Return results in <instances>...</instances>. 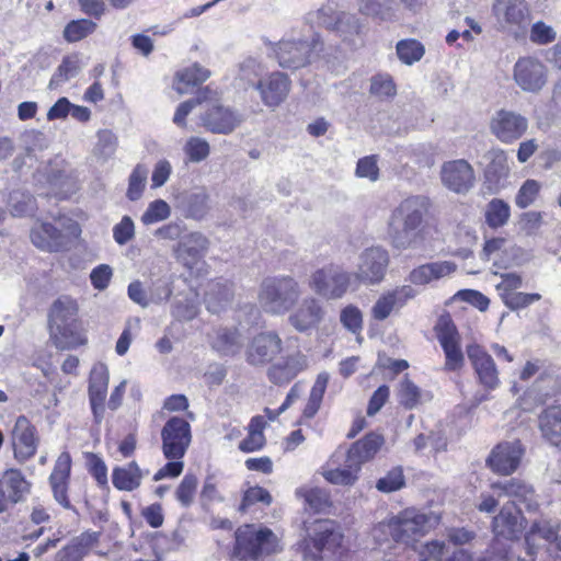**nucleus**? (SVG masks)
I'll use <instances>...</instances> for the list:
<instances>
[{
  "label": "nucleus",
  "instance_id": "nucleus-1",
  "mask_svg": "<svg viewBox=\"0 0 561 561\" xmlns=\"http://www.w3.org/2000/svg\"><path fill=\"white\" fill-rule=\"evenodd\" d=\"M383 443L382 435L370 432L353 443L346 451L335 450L323 468V478L331 484L354 485L359 478L362 466L375 457Z\"/></svg>",
  "mask_w": 561,
  "mask_h": 561
},
{
  "label": "nucleus",
  "instance_id": "nucleus-2",
  "mask_svg": "<svg viewBox=\"0 0 561 561\" xmlns=\"http://www.w3.org/2000/svg\"><path fill=\"white\" fill-rule=\"evenodd\" d=\"M430 208V199L422 195L404 198L392 211L390 236L399 250L414 249L422 240V225Z\"/></svg>",
  "mask_w": 561,
  "mask_h": 561
},
{
  "label": "nucleus",
  "instance_id": "nucleus-3",
  "mask_svg": "<svg viewBox=\"0 0 561 561\" xmlns=\"http://www.w3.org/2000/svg\"><path fill=\"white\" fill-rule=\"evenodd\" d=\"M77 301L69 296L58 297L48 311V327L54 345L61 351L73 350L87 343Z\"/></svg>",
  "mask_w": 561,
  "mask_h": 561
},
{
  "label": "nucleus",
  "instance_id": "nucleus-4",
  "mask_svg": "<svg viewBox=\"0 0 561 561\" xmlns=\"http://www.w3.org/2000/svg\"><path fill=\"white\" fill-rule=\"evenodd\" d=\"M439 523L434 513H425L414 507L405 508L386 523H379L373 530L376 541H382L381 535L389 533L393 541L409 545L424 536Z\"/></svg>",
  "mask_w": 561,
  "mask_h": 561
},
{
  "label": "nucleus",
  "instance_id": "nucleus-5",
  "mask_svg": "<svg viewBox=\"0 0 561 561\" xmlns=\"http://www.w3.org/2000/svg\"><path fill=\"white\" fill-rule=\"evenodd\" d=\"M301 293V286L295 277L270 276L262 280L257 299L264 312L284 316L297 305Z\"/></svg>",
  "mask_w": 561,
  "mask_h": 561
},
{
  "label": "nucleus",
  "instance_id": "nucleus-6",
  "mask_svg": "<svg viewBox=\"0 0 561 561\" xmlns=\"http://www.w3.org/2000/svg\"><path fill=\"white\" fill-rule=\"evenodd\" d=\"M279 550L275 534L268 528L243 525L236 531L233 561H257Z\"/></svg>",
  "mask_w": 561,
  "mask_h": 561
},
{
  "label": "nucleus",
  "instance_id": "nucleus-7",
  "mask_svg": "<svg viewBox=\"0 0 561 561\" xmlns=\"http://www.w3.org/2000/svg\"><path fill=\"white\" fill-rule=\"evenodd\" d=\"M279 66L287 69H299L311 62L312 57L323 49V43L317 33L310 37L289 35L278 43H270Z\"/></svg>",
  "mask_w": 561,
  "mask_h": 561
},
{
  "label": "nucleus",
  "instance_id": "nucleus-8",
  "mask_svg": "<svg viewBox=\"0 0 561 561\" xmlns=\"http://www.w3.org/2000/svg\"><path fill=\"white\" fill-rule=\"evenodd\" d=\"M308 21L335 32L343 41L358 35L363 24L356 14L345 12L340 0H329L320 9L308 14Z\"/></svg>",
  "mask_w": 561,
  "mask_h": 561
},
{
  "label": "nucleus",
  "instance_id": "nucleus-9",
  "mask_svg": "<svg viewBox=\"0 0 561 561\" xmlns=\"http://www.w3.org/2000/svg\"><path fill=\"white\" fill-rule=\"evenodd\" d=\"M352 272L334 264L316 270L309 279V287L320 297L327 300L343 298L347 291L354 289Z\"/></svg>",
  "mask_w": 561,
  "mask_h": 561
},
{
  "label": "nucleus",
  "instance_id": "nucleus-10",
  "mask_svg": "<svg viewBox=\"0 0 561 561\" xmlns=\"http://www.w3.org/2000/svg\"><path fill=\"white\" fill-rule=\"evenodd\" d=\"M390 257L386 249L381 247H370L365 249L358 256L356 271L352 273L354 277V289L360 285H379L386 277Z\"/></svg>",
  "mask_w": 561,
  "mask_h": 561
},
{
  "label": "nucleus",
  "instance_id": "nucleus-11",
  "mask_svg": "<svg viewBox=\"0 0 561 561\" xmlns=\"http://www.w3.org/2000/svg\"><path fill=\"white\" fill-rule=\"evenodd\" d=\"M161 440L167 459H182L192 442L190 423L180 416L170 417L161 430Z\"/></svg>",
  "mask_w": 561,
  "mask_h": 561
},
{
  "label": "nucleus",
  "instance_id": "nucleus-12",
  "mask_svg": "<svg viewBox=\"0 0 561 561\" xmlns=\"http://www.w3.org/2000/svg\"><path fill=\"white\" fill-rule=\"evenodd\" d=\"M435 333L445 354V369L448 371L460 369L463 366L465 356L460 347L458 330L449 314L439 317Z\"/></svg>",
  "mask_w": 561,
  "mask_h": 561
},
{
  "label": "nucleus",
  "instance_id": "nucleus-13",
  "mask_svg": "<svg viewBox=\"0 0 561 561\" xmlns=\"http://www.w3.org/2000/svg\"><path fill=\"white\" fill-rule=\"evenodd\" d=\"M309 537L313 548L320 554L312 556V561H322L335 554L343 539L340 526L331 519L316 520L309 528Z\"/></svg>",
  "mask_w": 561,
  "mask_h": 561
},
{
  "label": "nucleus",
  "instance_id": "nucleus-14",
  "mask_svg": "<svg viewBox=\"0 0 561 561\" xmlns=\"http://www.w3.org/2000/svg\"><path fill=\"white\" fill-rule=\"evenodd\" d=\"M283 351V341L275 331H263L252 337L245 350V359L251 366H264Z\"/></svg>",
  "mask_w": 561,
  "mask_h": 561
},
{
  "label": "nucleus",
  "instance_id": "nucleus-15",
  "mask_svg": "<svg viewBox=\"0 0 561 561\" xmlns=\"http://www.w3.org/2000/svg\"><path fill=\"white\" fill-rule=\"evenodd\" d=\"M416 12L423 5V0H357L359 13L379 22L399 20L400 5Z\"/></svg>",
  "mask_w": 561,
  "mask_h": 561
},
{
  "label": "nucleus",
  "instance_id": "nucleus-16",
  "mask_svg": "<svg viewBox=\"0 0 561 561\" xmlns=\"http://www.w3.org/2000/svg\"><path fill=\"white\" fill-rule=\"evenodd\" d=\"M13 454L16 461L23 463L34 457L39 444L36 427L25 415L16 417L11 432Z\"/></svg>",
  "mask_w": 561,
  "mask_h": 561
},
{
  "label": "nucleus",
  "instance_id": "nucleus-17",
  "mask_svg": "<svg viewBox=\"0 0 561 561\" xmlns=\"http://www.w3.org/2000/svg\"><path fill=\"white\" fill-rule=\"evenodd\" d=\"M528 119L519 113L507 110L495 112L491 122V133L503 144H513L526 133Z\"/></svg>",
  "mask_w": 561,
  "mask_h": 561
},
{
  "label": "nucleus",
  "instance_id": "nucleus-18",
  "mask_svg": "<svg viewBox=\"0 0 561 561\" xmlns=\"http://www.w3.org/2000/svg\"><path fill=\"white\" fill-rule=\"evenodd\" d=\"M513 77L523 91L537 93L547 83V69L539 59L523 57L515 62Z\"/></svg>",
  "mask_w": 561,
  "mask_h": 561
},
{
  "label": "nucleus",
  "instance_id": "nucleus-19",
  "mask_svg": "<svg viewBox=\"0 0 561 561\" xmlns=\"http://www.w3.org/2000/svg\"><path fill=\"white\" fill-rule=\"evenodd\" d=\"M440 179L445 187L457 194L469 192L476 181L473 168L463 159L445 162L440 169Z\"/></svg>",
  "mask_w": 561,
  "mask_h": 561
},
{
  "label": "nucleus",
  "instance_id": "nucleus-20",
  "mask_svg": "<svg viewBox=\"0 0 561 561\" xmlns=\"http://www.w3.org/2000/svg\"><path fill=\"white\" fill-rule=\"evenodd\" d=\"M466 352L479 383L485 390H495L500 386V378L492 356L478 344L468 345Z\"/></svg>",
  "mask_w": 561,
  "mask_h": 561
},
{
  "label": "nucleus",
  "instance_id": "nucleus-21",
  "mask_svg": "<svg viewBox=\"0 0 561 561\" xmlns=\"http://www.w3.org/2000/svg\"><path fill=\"white\" fill-rule=\"evenodd\" d=\"M72 459L69 451L65 450L57 457L53 471L48 477L54 500L66 510H75L69 497L68 488L71 476Z\"/></svg>",
  "mask_w": 561,
  "mask_h": 561
},
{
  "label": "nucleus",
  "instance_id": "nucleus-22",
  "mask_svg": "<svg viewBox=\"0 0 561 561\" xmlns=\"http://www.w3.org/2000/svg\"><path fill=\"white\" fill-rule=\"evenodd\" d=\"M417 290L411 285H401L383 291L371 307V317L377 321L386 320L393 310L403 308L408 301L417 296Z\"/></svg>",
  "mask_w": 561,
  "mask_h": 561
},
{
  "label": "nucleus",
  "instance_id": "nucleus-23",
  "mask_svg": "<svg viewBox=\"0 0 561 561\" xmlns=\"http://www.w3.org/2000/svg\"><path fill=\"white\" fill-rule=\"evenodd\" d=\"M203 126L213 134L228 135L243 121L244 116L229 106L216 104L207 108L201 117Z\"/></svg>",
  "mask_w": 561,
  "mask_h": 561
},
{
  "label": "nucleus",
  "instance_id": "nucleus-24",
  "mask_svg": "<svg viewBox=\"0 0 561 561\" xmlns=\"http://www.w3.org/2000/svg\"><path fill=\"white\" fill-rule=\"evenodd\" d=\"M523 454L519 440L500 443L492 449L486 463L492 471L508 476L518 468Z\"/></svg>",
  "mask_w": 561,
  "mask_h": 561
},
{
  "label": "nucleus",
  "instance_id": "nucleus-25",
  "mask_svg": "<svg viewBox=\"0 0 561 561\" xmlns=\"http://www.w3.org/2000/svg\"><path fill=\"white\" fill-rule=\"evenodd\" d=\"M209 241L201 232L184 234L173 248L175 259L186 268H194L205 256Z\"/></svg>",
  "mask_w": 561,
  "mask_h": 561
},
{
  "label": "nucleus",
  "instance_id": "nucleus-26",
  "mask_svg": "<svg viewBox=\"0 0 561 561\" xmlns=\"http://www.w3.org/2000/svg\"><path fill=\"white\" fill-rule=\"evenodd\" d=\"M484 184L489 192L497 193L506 186L510 165L506 152L501 148H492L485 154Z\"/></svg>",
  "mask_w": 561,
  "mask_h": 561
},
{
  "label": "nucleus",
  "instance_id": "nucleus-27",
  "mask_svg": "<svg viewBox=\"0 0 561 561\" xmlns=\"http://www.w3.org/2000/svg\"><path fill=\"white\" fill-rule=\"evenodd\" d=\"M493 12L500 26L508 32L516 34L527 24L528 10L523 0H496Z\"/></svg>",
  "mask_w": 561,
  "mask_h": 561
},
{
  "label": "nucleus",
  "instance_id": "nucleus-28",
  "mask_svg": "<svg viewBox=\"0 0 561 561\" xmlns=\"http://www.w3.org/2000/svg\"><path fill=\"white\" fill-rule=\"evenodd\" d=\"M110 374L106 365L96 364L90 373L89 401L94 422L100 424L104 417Z\"/></svg>",
  "mask_w": 561,
  "mask_h": 561
},
{
  "label": "nucleus",
  "instance_id": "nucleus-29",
  "mask_svg": "<svg viewBox=\"0 0 561 561\" xmlns=\"http://www.w3.org/2000/svg\"><path fill=\"white\" fill-rule=\"evenodd\" d=\"M524 522L525 518L516 503L507 502L493 518L492 529L495 537L513 540L523 533Z\"/></svg>",
  "mask_w": 561,
  "mask_h": 561
},
{
  "label": "nucleus",
  "instance_id": "nucleus-30",
  "mask_svg": "<svg viewBox=\"0 0 561 561\" xmlns=\"http://www.w3.org/2000/svg\"><path fill=\"white\" fill-rule=\"evenodd\" d=\"M255 90L259 91L265 106L275 108L286 100L290 90V80L285 73L275 71L259 80Z\"/></svg>",
  "mask_w": 561,
  "mask_h": 561
},
{
  "label": "nucleus",
  "instance_id": "nucleus-31",
  "mask_svg": "<svg viewBox=\"0 0 561 561\" xmlns=\"http://www.w3.org/2000/svg\"><path fill=\"white\" fill-rule=\"evenodd\" d=\"M324 314L325 311L319 299L306 297L289 314L288 322L298 332H306L317 328L324 319Z\"/></svg>",
  "mask_w": 561,
  "mask_h": 561
},
{
  "label": "nucleus",
  "instance_id": "nucleus-32",
  "mask_svg": "<svg viewBox=\"0 0 561 561\" xmlns=\"http://www.w3.org/2000/svg\"><path fill=\"white\" fill-rule=\"evenodd\" d=\"M491 489L497 492V495L514 499L516 504H524L527 511H535L538 507L535 491L531 485L520 479L512 478L510 480L493 482Z\"/></svg>",
  "mask_w": 561,
  "mask_h": 561
},
{
  "label": "nucleus",
  "instance_id": "nucleus-33",
  "mask_svg": "<svg viewBox=\"0 0 561 561\" xmlns=\"http://www.w3.org/2000/svg\"><path fill=\"white\" fill-rule=\"evenodd\" d=\"M457 265L451 261H436L414 267L408 275L411 286H426L454 274Z\"/></svg>",
  "mask_w": 561,
  "mask_h": 561
},
{
  "label": "nucleus",
  "instance_id": "nucleus-34",
  "mask_svg": "<svg viewBox=\"0 0 561 561\" xmlns=\"http://www.w3.org/2000/svg\"><path fill=\"white\" fill-rule=\"evenodd\" d=\"M33 244L44 251L58 252L65 245L64 233L49 222H36L31 229Z\"/></svg>",
  "mask_w": 561,
  "mask_h": 561
},
{
  "label": "nucleus",
  "instance_id": "nucleus-35",
  "mask_svg": "<svg viewBox=\"0 0 561 561\" xmlns=\"http://www.w3.org/2000/svg\"><path fill=\"white\" fill-rule=\"evenodd\" d=\"M306 367V356L301 354L290 355L283 362L273 364L267 370V377L275 385H284L293 380Z\"/></svg>",
  "mask_w": 561,
  "mask_h": 561
},
{
  "label": "nucleus",
  "instance_id": "nucleus-36",
  "mask_svg": "<svg viewBox=\"0 0 561 561\" xmlns=\"http://www.w3.org/2000/svg\"><path fill=\"white\" fill-rule=\"evenodd\" d=\"M148 470L140 469L136 461H130L125 466L115 467L112 471V483L119 491L131 492L138 489Z\"/></svg>",
  "mask_w": 561,
  "mask_h": 561
},
{
  "label": "nucleus",
  "instance_id": "nucleus-37",
  "mask_svg": "<svg viewBox=\"0 0 561 561\" xmlns=\"http://www.w3.org/2000/svg\"><path fill=\"white\" fill-rule=\"evenodd\" d=\"M538 423L542 437L553 446H561V404L546 408Z\"/></svg>",
  "mask_w": 561,
  "mask_h": 561
},
{
  "label": "nucleus",
  "instance_id": "nucleus-38",
  "mask_svg": "<svg viewBox=\"0 0 561 561\" xmlns=\"http://www.w3.org/2000/svg\"><path fill=\"white\" fill-rule=\"evenodd\" d=\"M0 483L11 506L24 501L26 494L30 493L31 483L18 469L7 470L0 479Z\"/></svg>",
  "mask_w": 561,
  "mask_h": 561
},
{
  "label": "nucleus",
  "instance_id": "nucleus-39",
  "mask_svg": "<svg viewBox=\"0 0 561 561\" xmlns=\"http://www.w3.org/2000/svg\"><path fill=\"white\" fill-rule=\"evenodd\" d=\"M232 284L227 280H211L205 291L206 308L211 313H219L232 299Z\"/></svg>",
  "mask_w": 561,
  "mask_h": 561
},
{
  "label": "nucleus",
  "instance_id": "nucleus-40",
  "mask_svg": "<svg viewBox=\"0 0 561 561\" xmlns=\"http://www.w3.org/2000/svg\"><path fill=\"white\" fill-rule=\"evenodd\" d=\"M209 76L210 71L208 69L195 62L176 72L174 89L180 94L190 93L195 87L205 82Z\"/></svg>",
  "mask_w": 561,
  "mask_h": 561
},
{
  "label": "nucleus",
  "instance_id": "nucleus-41",
  "mask_svg": "<svg viewBox=\"0 0 561 561\" xmlns=\"http://www.w3.org/2000/svg\"><path fill=\"white\" fill-rule=\"evenodd\" d=\"M397 396L399 403L408 410L432 399L431 393L417 387L408 375L400 381Z\"/></svg>",
  "mask_w": 561,
  "mask_h": 561
},
{
  "label": "nucleus",
  "instance_id": "nucleus-42",
  "mask_svg": "<svg viewBox=\"0 0 561 561\" xmlns=\"http://www.w3.org/2000/svg\"><path fill=\"white\" fill-rule=\"evenodd\" d=\"M209 195L204 188L191 192L182 197L181 204L188 218L202 220L209 211Z\"/></svg>",
  "mask_w": 561,
  "mask_h": 561
},
{
  "label": "nucleus",
  "instance_id": "nucleus-43",
  "mask_svg": "<svg viewBox=\"0 0 561 561\" xmlns=\"http://www.w3.org/2000/svg\"><path fill=\"white\" fill-rule=\"evenodd\" d=\"M213 347L221 355L232 356L240 351L241 336L237 329H219L213 341Z\"/></svg>",
  "mask_w": 561,
  "mask_h": 561
},
{
  "label": "nucleus",
  "instance_id": "nucleus-44",
  "mask_svg": "<svg viewBox=\"0 0 561 561\" xmlns=\"http://www.w3.org/2000/svg\"><path fill=\"white\" fill-rule=\"evenodd\" d=\"M396 53L402 64L412 66L423 58L425 47L415 38H405L397 43Z\"/></svg>",
  "mask_w": 561,
  "mask_h": 561
},
{
  "label": "nucleus",
  "instance_id": "nucleus-45",
  "mask_svg": "<svg viewBox=\"0 0 561 561\" xmlns=\"http://www.w3.org/2000/svg\"><path fill=\"white\" fill-rule=\"evenodd\" d=\"M484 217L490 228H501L507 224L511 217V207L503 199L493 198L486 205Z\"/></svg>",
  "mask_w": 561,
  "mask_h": 561
},
{
  "label": "nucleus",
  "instance_id": "nucleus-46",
  "mask_svg": "<svg viewBox=\"0 0 561 561\" xmlns=\"http://www.w3.org/2000/svg\"><path fill=\"white\" fill-rule=\"evenodd\" d=\"M330 375L322 371L317 376V379L311 388L308 402L304 409V416L313 417L321 407V402L328 387Z\"/></svg>",
  "mask_w": 561,
  "mask_h": 561
},
{
  "label": "nucleus",
  "instance_id": "nucleus-47",
  "mask_svg": "<svg viewBox=\"0 0 561 561\" xmlns=\"http://www.w3.org/2000/svg\"><path fill=\"white\" fill-rule=\"evenodd\" d=\"M263 71L261 62L255 58L248 57L239 64L236 80L240 82L239 85L243 84L255 89L256 82L262 79Z\"/></svg>",
  "mask_w": 561,
  "mask_h": 561
},
{
  "label": "nucleus",
  "instance_id": "nucleus-48",
  "mask_svg": "<svg viewBox=\"0 0 561 561\" xmlns=\"http://www.w3.org/2000/svg\"><path fill=\"white\" fill-rule=\"evenodd\" d=\"M8 206L12 216L22 217L34 211L35 199L25 191L14 190L9 195Z\"/></svg>",
  "mask_w": 561,
  "mask_h": 561
},
{
  "label": "nucleus",
  "instance_id": "nucleus-49",
  "mask_svg": "<svg viewBox=\"0 0 561 561\" xmlns=\"http://www.w3.org/2000/svg\"><path fill=\"white\" fill-rule=\"evenodd\" d=\"M96 27V23L89 19L72 20L64 28V38L76 43L94 33Z\"/></svg>",
  "mask_w": 561,
  "mask_h": 561
},
{
  "label": "nucleus",
  "instance_id": "nucleus-50",
  "mask_svg": "<svg viewBox=\"0 0 561 561\" xmlns=\"http://www.w3.org/2000/svg\"><path fill=\"white\" fill-rule=\"evenodd\" d=\"M148 178V169L144 164H137L128 178V187L126 192V197L136 202L141 198L144 191L146 188Z\"/></svg>",
  "mask_w": 561,
  "mask_h": 561
},
{
  "label": "nucleus",
  "instance_id": "nucleus-51",
  "mask_svg": "<svg viewBox=\"0 0 561 561\" xmlns=\"http://www.w3.org/2000/svg\"><path fill=\"white\" fill-rule=\"evenodd\" d=\"M171 216V207L163 199L150 202L140 217L144 226H151L168 219Z\"/></svg>",
  "mask_w": 561,
  "mask_h": 561
},
{
  "label": "nucleus",
  "instance_id": "nucleus-52",
  "mask_svg": "<svg viewBox=\"0 0 561 561\" xmlns=\"http://www.w3.org/2000/svg\"><path fill=\"white\" fill-rule=\"evenodd\" d=\"M78 72V61L73 58L66 57L62 59L61 64L58 66L57 70L51 76L48 87L50 89L57 88L66 81H68L69 79L76 77Z\"/></svg>",
  "mask_w": 561,
  "mask_h": 561
},
{
  "label": "nucleus",
  "instance_id": "nucleus-53",
  "mask_svg": "<svg viewBox=\"0 0 561 561\" xmlns=\"http://www.w3.org/2000/svg\"><path fill=\"white\" fill-rule=\"evenodd\" d=\"M198 484V479L195 474L186 473L175 491V499L183 507L192 505Z\"/></svg>",
  "mask_w": 561,
  "mask_h": 561
},
{
  "label": "nucleus",
  "instance_id": "nucleus-54",
  "mask_svg": "<svg viewBox=\"0 0 561 561\" xmlns=\"http://www.w3.org/2000/svg\"><path fill=\"white\" fill-rule=\"evenodd\" d=\"M183 150L191 162L198 163L209 156L210 146L201 137H191L185 142Z\"/></svg>",
  "mask_w": 561,
  "mask_h": 561
},
{
  "label": "nucleus",
  "instance_id": "nucleus-55",
  "mask_svg": "<svg viewBox=\"0 0 561 561\" xmlns=\"http://www.w3.org/2000/svg\"><path fill=\"white\" fill-rule=\"evenodd\" d=\"M340 321L353 334H359L363 330V313L355 305H347L341 310Z\"/></svg>",
  "mask_w": 561,
  "mask_h": 561
},
{
  "label": "nucleus",
  "instance_id": "nucleus-56",
  "mask_svg": "<svg viewBox=\"0 0 561 561\" xmlns=\"http://www.w3.org/2000/svg\"><path fill=\"white\" fill-rule=\"evenodd\" d=\"M501 298L511 310H518L540 300L541 296L539 294H526L515 290L501 293Z\"/></svg>",
  "mask_w": 561,
  "mask_h": 561
},
{
  "label": "nucleus",
  "instance_id": "nucleus-57",
  "mask_svg": "<svg viewBox=\"0 0 561 561\" xmlns=\"http://www.w3.org/2000/svg\"><path fill=\"white\" fill-rule=\"evenodd\" d=\"M98 141L95 145V152L104 159L114 156L117 148V137L110 129H101L96 134Z\"/></svg>",
  "mask_w": 561,
  "mask_h": 561
},
{
  "label": "nucleus",
  "instance_id": "nucleus-58",
  "mask_svg": "<svg viewBox=\"0 0 561 561\" xmlns=\"http://www.w3.org/2000/svg\"><path fill=\"white\" fill-rule=\"evenodd\" d=\"M370 93L379 99L396 95V84L389 75H376L370 81Z\"/></svg>",
  "mask_w": 561,
  "mask_h": 561
},
{
  "label": "nucleus",
  "instance_id": "nucleus-59",
  "mask_svg": "<svg viewBox=\"0 0 561 561\" xmlns=\"http://www.w3.org/2000/svg\"><path fill=\"white\" fill-rule=\"evenodd\" d=\"M256 503H262L264 505H270L272 503V495L270 492L257 485L251 486L244 492L239 511L245 512L250 506Z\"/></svg>",
  "mask_w": 561,
  "mask_h": 561
},
{
  "label": "nucleus",
  "instance_id": "nucleus-60",
  "mask_svg": "<svg viewBox=\"0 0 561 561\" xmlns=\"http://www.w3.org/2000/svg\"><path fill=\"white\" fill-rule=\"evenodd\" d=\"M539 182H537L536 180H526L516 195V206L520 209L527 208L535 202L539 194Z\"/></svg>",
  "mask_w": 561,
  "mask_h": 561
},
{
  "label": "nucleus",
  "instance_id": "nucleus-61",
  "mask_svg": "<svg viewBox=\"0 0 561 561\" xmlns=\"http://www.w3.org/2000/svg\"><path fill=\"white\" fill-rule=\"evenodd\" d=\"M135 238V222L128 215L113 227V239L118 245H125Z\"/></svg>",
  "mask_w": 561,
  "mask_h": 561
},
{
  "label": "nucleus",
  "instance_id": "nucleus-62",
  "mask_svg": "<svg viewBox=\"0 0 561 561\" xmlns=\"http://www.w3.org/2000/svg\"><path fill=\"white\" fill-rule=\"evenodd\" d=\"M404 485V476L400 467L391 469L385 477L380 478L376 488L383 493L400 490Z\"/></svg>",
  "mask_w": 561,
  "mask_h": 561
},
{
  "label": "nucleus",
  "instance_id": "nucleus-63",
  "mask_svg": "<svg viewBox=\"0 0 561 561\" xmlns=\"http://www.w3.org/2000/svg\"><path fill=\"white\" fill-rule=\"evenodd\" d=\"M197 314L198 305L192 298L178 299L172 306V316L179 321H190Z\"/></svg>",
  "mask_w": 561,
  "mask_h": 561
},
{
  "label": "nucleus",
  "instance_id": "nucleus-64",
  "mask_svg": "<svg viewBox=\"0 0 561 561\" xmlns=\"http://www.w3.org/2000/svg\"><path fill=\"white\" fill-rule=\"evenodd\" d=\"M88 471L95 479L98 485H107V467L104 460L96 454H88L87 456Z\"/></svg>",
  "mask_w": 561,
  "mask_h": 561
}]
</instances>
